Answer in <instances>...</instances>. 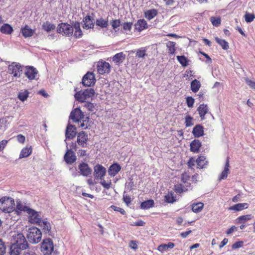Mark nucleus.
<instances>
[{
	"mask_svg": "<svg viewBox=\"0 0 255 255\" xmlns=\"http://www.w3.org/2000/svg\"><path fill=\"white\" fill-rule=\"evenodd\" d=\"M210 21L213 26L218 27L221 23V18L220 17L212 16L210 18Z\"/></svg>",
	"mask_w": 255,
	"mask_h": 255,
	"instance_id": "nucleus-46",
	"label": "nucleus"
},
{
	"mask_svg": "<svg viewBox=\"0 0 255 255\" xmlns=\"http://www.w3.org/2000/svg\"><path fill=\"white\" fill-rule=\"evenodd\" d=\"M84 107H85L89 111L91 112H93L96 109L95 105L89 102H85L84 105Z\"/></svg>",
	"mask_w": 255,
	"mask_h": 255,
	"instance_id": "nucleus-52",
	"label": "nucleus"
},
{
	"mask_svg": "<svg viewBox=\"0 0 255 255\" xmlns=\"http://www.w3.org/2000/svg\"><path fill=\"white\" fill-rule=\"evenodd\" d=\"M38 225L42 228L46 233H48L51 230V225L50 223L48 221L42 220L40 222V224H39Z\"/></svg>",
	"mask_w": 255,
	"mask_h": 255,
	"instance_id": "nucleus-41",
	"label": "nucleus"
},
{
	"mask_svg": "<svg viewBox=\"0 0 255 255\" xmlns=\"http://www.w3.org/2000/svg\"><path fill=\"white\" fill-rule=\"evenodd\" d=\"M12 31V27L7 23L3 24L0 28V32L3 34H10Z\"/></svg>",
	"mask_w": 255,
	"mask_h": 255,
	"instance_id": "nucleus-37",
	"label": "nucleus"
},
{
	"mask_svg": "<svg viewBox=\"0 0 255 255\" xmlns=\"http://www.w3.org/2000/svg\"><path fill=\"white\" fill-rule=\"evenodd\" d=\"M17 208L21 211L26 212L28 221L34 224L38 225L42 220L40 212L36 211L26 205H17Z\"/></svg>",
	"mask_w": 255,
	"mask_h": 255,
	"instance_id": "nucleus-1",
	"label": "nucleus"
},
{
	"mask_svg": "<svg viewBox=\"0 0 255 255\" xmlns=\"http://www.w3.org/2000/svg\"><path fill=\"white\" fill-rule=\"evenodd\" d=\"M164 201L165 203L172 204L176 201V196L172 191L168 192L164 197Z\"/></svg>",
	"mask_w": 255,
	"mask_h": 255,
	"instance_id": "nucleus-25",
	"label": "nucleus"
},
{
	"mask_svg": "<svg viewBox=\"0 0 255 255\" xmlns=\"http://www.w3.org/2000/svg\"><path fill=\"white\" fill-rule=\"evenodd\" d=\"M146 50L145 47H142L137 50L136 57L138 58H143L146 54Z\"/></svg>",
	"mask_w": 255,
	"mask_h": 255,
	"instance_id": "nucleus-50",
	"label": "nucleus"
},
{
	"mask_svg": "<svg viewBox=\"0 0 255 255\" xmlns=\"http://www.w3.org/2000/svg\"><path fill=\"white\" fill-rule=\"evenodd\" d=\"M95 94V91L93 89H87L83 92H78L75 95L76 99L80 102H84L88 98L92 97Z\"/></svg>",
	"mask_w": 255,
	"mask_h": 255,
	"instance_id": "nucleus-6",
	"label": "nucleus"
},
{
	"mask_svg": "<svg viewBox=\"0 0 255 255\" xmlns=\"http://www.w3.org/2000/svg\"><path fill=\"white\" fill-rule=\"evenodd\" d=\"M6 246L1 239H0V255H3L5 253Z\"/></svg>",
	"mask_w": 255,
	"mask_h": 255,
	"instance_id": "nucleus-56",
	"label": "nucleus"
},
{
	"mask_svg": "<svg viewBox=\"0 0 255 255\" xmlns=\"http://www.w3.org/2000/svg\"><path fill=\"white\" fill-rule=\"evenodd\" d=\"M174 190L176 193L181 194L183 192H186L187 189L182 184L178 183L174 185Z\"/></svg>",
	"mask_w": 255,
	"mask_h": 255,
	"instance_id": "nucleus-43",
	"label": "nucleus"
},
{
	"mask_svg": "<svg viewBox=\"0 0 255 255\" xmlns=\"http://www.w3.org/2000/svg\"><path fill=\"white\" fill-rule=\"evenodd\" d=\"M94 175L96 179H102L106 173V169L101 164H97L94 167Z\"/></svg>",
	"mask_w": 255,
	"mask_h": 255,
	"instance_id": "nucleus-12",
	"label": "nucleus"
},
{
	"mask_svg": "<svg viewBox=\"0 0 255 255\" xmlns=\"http://www.w3.org/2000/svg\"><path fill=\"white\" fill-rule=\"evenodd\" d=\"M96 25L102 28H107L109 25L108 20L101 17L96 19Z\"/></svg>",
	"mask_w": 255,
	"mask_h": 255,
	"instance_id": "nucleus-34",
	"label": "nucleus"
},
{
	"mask_svg": "<svg viewBox=\"0 0 255 255\" xmlns=\"http://www.w3.org/2000/svg\"><path fill=\"white\" fill-rule=\"evenodd\" d=\"M21 32L22 35L25 37H29L32 36L35 31L29 27V26L26 25L21 29Z\"/></svg>",
	"mask_w": 255,
	"mask_h": 255,
	"instance_id": "nucleus-26",
	"label": "nucleus"
},
{
	"mask_svg": "<svg viewBox=\"0 0 255 255\" xmlns=\"http://www.w3.org/2000/svg\"><path fill=\"white\" fill-rule=\"evenodd\" d=\"M249 205L247 203H238L228 208L229 210L234 211L236 212L241 211L244 209L248 208Z\"/></svg>",
	"mask_w": 255,
	"mask_h": 255,
	"instance_id": "nucleus-20",
	"label": "nucleus"
},
{
	"mask_svg": "<svg viewBox=\"0 0 255 255\" xmlns=\"http://www.w3.org/2000/svg\"><path fill=\"white\" fill-rule=\"evenodd\" d=\"M196 163L198 168L203 169L206 167L208 161L206 160V157L204 156H199L196 159Z\"/></svg>",
	"mask_w": 255,
	"mask_h": 255,
	"instance_id": "nucleus-28",
	"label": "nucleus"
},
{
	"mask_svg": "<svg viewBox=\"0 0 255 255\" xmlns=\"http://www.w3.org/2000/svg\"><path fill=\"white\" fill-rule=\"evenodd\" d=\"M11 198L8 197H3L0 199V209L4 212H9L11 209Z\"/></svg>",
	"mask_w": 255,
	"mask_h": 255,
	"instance_id": "nucleus-10",
	"label": "nucleus"
},
{
	"mask_svg": "<svg viewBox=\"0 0 255 255\" xmlns=\"http://www.w3.org/2000/svg\"><path fill=\"white\" fill-rule=\"evenodd\" d=\"M11 243L12 244L20 247L22 250H26L28 245L24 235L20 233H14L11 236Z\"/></svg>",
	"mask_w": 255,
	"mask_h": 255,
	"instance_id": "nucleus-3",
	"label": "nucleus"
},
{
	"mask_svg": "<svg viewBox=\"0 0 255 255\" xmlns=\"http://www.w3.org/2000/svg\"><path fill=\"white\" fill-rule=\"evenodd\" d=\"M192 133L195 137H199L204 135V128L200 125H197L193 129Z\"/></svg>",
	"mask_w": 255,
	"mask_h": 255,
	"instance_id": "nucleus-27",
	"label": "nucleus"
},
{
	"mask_svg": "<svg viewBox=\"0 0 255 255\" xmlns=\"http://www.w3.org/2000/svg\"><path fill=\"white\" fill-rule=\"evenodd\" d=\"M216 42L218 43L224 50H227L229 48V43L225 40L221 39L218 37L215 38Z\"/></svg>",
	"mask_w": 255,
	"mask_h": 255,
	"instance_id": "nucleus-42",
	"label": "nucleus"
},
{
	"mask_svg": "<svg viewBox=\"0 0 255 255\" xmlns=\"http://www.w3.org/2000/svg\"><path fill=\"white\" fill-rule=\"evenodd\" d=\"M251 218H252L251 215H243V216H241L237 218V220L239 223H244L245 222L251 219Z\"/></svg>",
	"mask_w": 255,
	"mask_h": 255,
	"instance_id": "nucleus-51",
	"label": "nucleus"
},
{
	"mask_svg": "<svg viewBox=\"0 0 255 255\" xmlns=\"http://www.w3.org/2000/svg\"><path fill=\"white\" fill-rule=\"evenodd\" d=\"M27 237L30 243L34 244L38 243L41 240V232L40 230L36 227L30 228L28 230Z\"/></svg>",
	"mask_w": 255,
	"mask_h": 255,
	"instance_id": "nucleus-4",
	"label": "nucleus"
},
{
	"mask_svg": "<svg viewBox=\"0 0 255 255\" xmlns=\"http://www.w3.org/2000/svg\"><path fill=\"white\" fill-rule=\"evenodd\" d=\"M197 111L201 120H204L206 114L208 113L209 109L207 105L202 104L198 107Z\"/></svg>",
	"mask_w": 255,
	"mask_h": 255,
	"instance_id": "nucleus-24",
	"label": "nucleus"
},
{
	"mask_svg": "<svg viewBox=\"0 0 255 255\" xmlns=\"http://www.w3.org/2000/svg\"><path fill=\"white\" fill-rule=\"evenodd\" d=\"M94 19L90 15H86L83 19V27L86 29L93 28L95 23Z\"/></svg>",
	"mask_w": 255,
	"mask_h": 255,
	"instance_id": "nucleus-16",
	"label": "nucleus"
},
{
	"mask_svg": "<svg viewBox=\"0 0 255 255\" xmlns=\"http://www.w3.org/2000/svg\"><path fill=\"white\" fill-rule=\"evenodd\" d=\"M79 169L81 174L84 176H88L91 174L92 170L89 167L88 164L82 162L79 165Z\"/></svg>",
	"mask_w": 255,
	"mask_h": 255,
	"instance_id": "nucleus-17",
	"label": "nucleus"
},
{
	"mask_svg": "<svg viewBox=\"0 0 255 255\" xmlns=\"http://www.w3.org/2000/svg\"><path fill=\"white\" fill-rule=\"evenodd\" d=\"M154 201L152 199L142 202L140 204V208L142 209H148L154 206Z\"/></svg>",
	"mask_w": 255,
	"mask_h": 255,
	"instance_id": "nucleus-40",
	"label": "nucleus"
},
{
	"mask_svg": "<svg viewBox=\"0 0 255 255\" xmlns=\"http://www.w3.org/2000/svg\"><path fill=\"white\" fill-rule=\"evenodd\" d=\"M73 26L74 29L73 32L74 36L76 38H80L83 35V32L80 27V24L79 22L76 21L73 23Z\"/></svg>",
	"mask_w": 255,
	"mask_h": 255,
	"instance_id": "nucleus-23",
	"label": "nucleus"
},
{
	"mask_svg": "<svg viewBox=\"0 0 255 255\" xmlns=\"http://www.w3.org/2000/svg\"><path fill=\"white\" fill-rule=\"evenodd\" d=\"M245 18L247 22H251L255 18V15L253 13L246 12L245 15Z\"/></svg>",
	"mask_w": 255,
	"mask_h": 255,
	"instance_id": "nucleus-53",
	"label": "nucleus"
},
{
	"mask_svg": "<svg viewBox=\"0 0 255 255\" xmlns=\"http://www.w3.org/2000/svg\"><path fill=\"white\" fill-rule=\"evenodd\" d=\"M201 146L200 141L198 139H194L190 143V150L194 153H198Z\"/></svg>",
	"mask_w": 255,
	"mask_h": 255,
	"instance_id": "nucleus-29",
	"label": "nucleus"
},
{
	"mask_svg": "<svg viewBox=\"0 0 255 255\" xmlns=\"http://www.w3.org/2000/svg\"><path fill=\"white\" fill-rule=\"evenodd\" d=\"M177 59L183 67H186L188 65V61L185 56H177Z\"/></svg>",
	"mask_w": 255,
	"mask_h": 255,
	"instance_id": "nucleus-47",
	"label": "nucleus"
},
{
	"mask_svg": "<svg viewBox=\"0 0 255 255\" xmlns=\"http://www.w3.org/2000/svg\"><path fill=\"white\" fill-rule=\"evenodd\" d=\"M187 105L189 108H192L194 104V99L190 96L186 98Z\"/></svg>",
	"mask_w": 255,
	"mask_h": 255,
	"instance_id": "nucleus-57",
	"label": "nucleus"
},
{
	"mask_svg": "<svg viewBox=\"0 0 255 255\" xmlns=\"http://www.w3.org/2000/svg\"><path fill=\"white\" fill-rule=\"evenodd\" d=\"M168 52L169 54L173 55L175 52V43L173 41H169L166 43Z\"/></svg>",
	"mask_w": 255,
	"mask_h": 255,
	"instance_id": "nucleus-44",
	"label": "nucleus"
},
{
	"mask_svg": "<svg viewBox=\"0 0 255 255\" xmlns=\"http://www.w3.org/2000/svg\"><path fill=\"white\" fill-rule=\"evenodd\" d=\"M111 207L115 211L120 212L122 215L126 214V211L123 208L118 207L114 205L111 206Z\"/></svg>",
	"mask_w": 255,
	"mask_h": 255,
	"instance_id": "nucleus-62",
	"label": "nucleus"
},
{
	"mask_svg": "<svg viewBox=\"0 0 255 255\" xmlns=\"http://www.w3.org/2000/svg\"><path fill=\"white\" fill-rule=\"evenodd\" d=\"M121 169V166L119 164L117 163H114L110 166L108 169L109 175L111 176L114 177L118 173Z\"/></svg>",
	"mask_w": 255,
	"mask_h": 255,
	"instance_id": "nucleus-19",
	"label": "nucleus"
},
{
	"mask_svg": "<svg viewBox=\"0 0 255 255\" xmlns=\"http://www.w3.org/2000/svg\"><path fill=\"white\" fill-rule=\"evenodd\" d=\"M135 29L139 32L147 28L148 25L146 21L144 19H140L137 20L134 25Z\"/></svg>",
	"mask_w": 255,
	"mask_h": 255,
	"instance_id": "nucleus-22",
	"label": "nucleus"
},
{
	"mask_svg": "<svg viewBox=\"0 0 255 255\" xmlns=\"http://www.w3.org/2000/svg\"><path fill=\"white\" fill-rule=\"evenodd\" d=\"M38 74V71L36 68L32 66H26L24 74L25 76L30 80H34Z\"/></svg>",
	"mask_w": 255,
	"mask_h": 255,
	"instance_id": "nucleus-14",
	"label": "nucleus"
},
{
	"mask_svg": "<svg viewBox=\"0 0 255 255\" xmlns=\"http://www.w3.org/2000/svg\"><path fill=\"white\" fill-rule=\"evenodd\" d=\"M8 70L9 74L16 78H19L22 73L21 65L15 62H13L8 66Z\"/></svg>",
	"mask_w": 255,
	"mask_h": 255,
	"instance_id": "nucleus-7",
	"label": "nucleus"
},
{
	"mask_svg": "<svg viewBox=\"0 0 255 255\" xmlns=\"http://www.w3.org/2000/svg\"><path fill=\"white\" fill-rule=\"evenodd\" d=\"M246 82L247 84L252 89L255 90V82L248 78L246 79Z\"/></svg>",
	"mask_w": 255,
	"mask_h": 255,
	"instance_id": "nucleus-61",
	"label": "nucleus"
},
{
	"mask_svg": "<svg viewBox=\"0 0 255 255\" xmlns=\"http://www.w3.org/2000/svg\"><path fill=\"white\" fill-rule=\"evenodd\" d=\"M230 158L228 157L226 159L224 170L222 172L219 177V180L225 179L230 173Z\"/></svg>",
	"mask_w": 255,
	"mask_h": 255,
	"instance_id": "nucleus-18",
	"label": "nucleus"
},
{
	"mask_svg": "<svg viewBox=\"0 0 255 255\" xmlns=\"http://www.w3.org/2000/svg\"><path fill=\"white\" fill-rule=\"evenodd\" d=\"M204 204L202 202L193 203L191 206L192 211L196 213L200 212L203 209Z\"/></svg>",
	"mask_w": 255,
	"mask_h": 255,
	"instance_id": "nucleus-31",
	"label": "nucleus"
},
{
	"mask_svg": "<svg viewBox=\"0 0 255 255\" xmlns=\"http://www.w3.org/2000/svg\"><path fill=\"white\" fill-rule=\"evenodd\" d=\"M32 151V149L31 146H30L29 147L26 146L25 147H24L21 150L20 153L19 154V158H22L28 157L31 154Z\"/></svg>",
	"mask_w": 255,
	"mask_h": 255,
	"instance_id": "nucleus-30",
	"label": "nucleus"
},
{
	"mask_svg": "<svg viewBox=\"0 0 255 255\" xmlns=\"http://www.w3.org/2000/svg\"><path fill=\"white\" fill-rule=\"evenodd\" d=\"M189 178L190 176L187 173L184 172L181 174V180L182 182L186 183L189 180Z\"/></svg>",
	"mask_w": 255,
	"mask_h": 255,
	"instance_id": "nucleus-58",
	"label": "nucleus"
},
{
	"mask_svg": "<svg viewBox=\"0 0 255 255\" xmlns=\"http://www.w3.org/2000/svg\"><path fill=\"white\" fill-rule=\"evenodd\" d=\"M157 14V10L155 9H149L144 12V16L148 20H151Z\"/></svg>",
	"mask_w": 255,
	"mask_h": 255,
	"instance_id": "nucleus-33",
	"label": "nucleus"
},
{
	"mask_svg": "<svg viewBox=\"0 0 255 255\" xmlns=\"http://www.w3.org/2000/svg\"><path fill=\"white\" fill-rule=\"evenodd\" d=\"M132 26V22H125L123 24V29L125 30L130 31L131 29Z\"/></svg>",
	"mask_w": 255,
	"mask_h": 255,
	"instance_id": "nucleus-59",
	"label": "nucleus"
},
{
	"mask_svg": "<svg viewBox=\"0 0 255 255\" xmlns=\"http://www.w3.org/2000/svg\"><path fill=\"white\" fill-rule=\"evenodd\" d=\"M195 163H196V159L192 157L190 158L189 160L188 161L187 164L189 167L192 168L193 166L195 165Z\"/></svg>",
	"mask_w": 255,
	"mask_h": 255,
	"instance_id": "nucleus-60",
	"label": "nucleus"
},
{
	"mask_svg": "<svg viewBox=\"0 0 255 255\" xmlns=\"http://www.w3.org/2000/svg\"><path fill=\"white\" fill-rule=\"evenodd\" d=\"M174 246V244L172 242H169L167 244H162L158 247L157 250L160 252H163L167 250L168 249L173 248Z\"/></svg>",
	"mask_w": 255,
	"mask_h": 255,
	"instance_id": "nucleus-35",
	"label": "nucleus"
},
{
	"mask_svg": "<svg viewBox=\"0 0 255 255\" xmlns=\"http://www.w3.org/2000/svg\"><path fill=\"white\" fill-rule=\"evenodd\" d=\"M96 79L93 73L88 72L83 77L82 84L85 87H91L95 83Z\"/></svg>",
	"mask_w": 255,
	"mask_h": 255,
	"instance_id": "nucleus-9",
	"label": "nucleus"
},
{
	"mask_svg": "<svg viewBox=\"0 0 255 255\" xmlns=\"http://www.w3.org/2000/svg\"><path fill=\"white\" fill-rule=\"evenodd\" d=\"M185 124L186 127H189L193 126V118L189 115H187L185 117Z\"/></svg>",
	"mask_w": 255,
	"mask_h": 255,
	"instance_id": "nucleus-54",
	"label": "nucleus"
},
{
	"mask_svg": "<svg viewBox=\"0 0 255 255\" xmlns=\"http://www.w3.org/2000/svg\"><path fill=\"white\" fill-rule=\"evenodd\" d=\"M100 183L103 186V187L106 189H110L112 186V182L111 179H109L106 181L103 178L102 179H101Z\"/></svg>",
	"mask_w": 255,
	"mask_h": 255,
	"instance_id": "nucleus-48",
	"label": "nucleus"
},
{
	"mask_svg": "<svg viewBox=\"0 0 255 255\" xmlns=\"http://www.w3.org/2000/svg\"><path fill=\"white\" fill-rule=\"evenodd\" d=\"M28 95L29 92L27 90H25L24 92H19L18 94V98L20 101L23 102L27 99Z\"/></svg>",
	"mask_w": 255,
	"mask_h": 255,
	"instance_id": "nucleus-49",
	"label": "nucleus"
},
{
	"mask_svg": "<svg viewBox=\"0 0 255 255\" xmlns=\"http://www.w3.org/2000/svg\"><path fill=\"white\" fill-rule=\"evenodd\" d=\"M8 117H3L0 119V128L6 129L9 124L8 121Z\"/></svg>",
	"mask_w": 255,
	"mask_h": 255,
	"instance_id": "nucleus-45",
	"label": "nucleus"
},
{
	"mask_svg": "<svg viewBox=\"0 0 255 255\" xmlns=\"http://www.w3.org/2000/svg\"><path fill=\"white\" fill-rule=\"evenodd\" d=\"M66 138L68 139L73 138L76 135V128L72 125H68L66 131Z\"/></svg>",
	"mask_w": 255,
	"mask_h": 255,
	"instance_id": "nucleus-21",
	"label": "nucleus"
},
{
	"mask_svg": "<svg viewBox=\"0 0 255 255\" xmlns=\"http://www.w3.org/2000/svg\"><path fill=\"white\" fill-rule=\"evenodd\" d=\"M57 31L59 33L70 37L73 34L74 27L73 25L67 23H61L58 24Z\"/></svg>",
	"mask_w": 255,
	"mask_h": 255,
	"instance_id": "nucleus-5",
	"label": "nucleus"
},
{
	"mask_svg": "<svg viewBox=\"0 0 255 255\" xmlns=\"http://www.w3.org/2000/svg\"><path fill=\"white\" fill-rule=\"evenodd\" d=\"M64 159L67 164H72L76 160V156L75 153L71 149H67L64 155Z\"/></svg>",
	"mask_w": 255,
	"mask_h": 255,
	"instance_id": "nucleus-15",
	"label": "nucleus"
},
{
	"mask_svg": "<svg viewBox=\"0 0 255 255\" xmlns=\"http://www.w3.org/2000/svg\"><path fill=\"white\" fill-rule=\"evenodd\" d=\"M88 140V134L85 131H81L78 133L77 142L79 145L83 147H86Z\"/></svg>",
	"mask_w": 255,
	"mask_h": 255,
	"instance_id": "nucleus-13",
	"label": "nucleus"
},
{
	"mask_svg": "<svg viewBox=\"0 0 255 255\" xmlns=\"http://www.w3.org/2000/svg\"><path fill=\"white\" fill-rule=\"evenodd\" d=\"M111 66L108 62L99 61L97 64V71L100 74L109 73L110 72Z\"/></svg>",
	"mask_w": 255,
	"mask_h": 255,
	"instance_id": "nucleus-11",
	"label": "nucleus"
},
{
	"mask_svg": "<svg viewBox=\"0 0 255 255\" xmlns=\"http://www.w3.org/2000/svg\"><path fill=\"white\" fill-rule=\"evenodd\" d=\"M111 24L113 29H116L121 25V20L120 19H113L111 21Z\"/></svg>",
	"mask_w": 255,
	"mask_h": 255,
	"instance_id": "nucleus-55",
	"label": "nucleus"
},
{
	"mask_svg": "<svg viewBox=\"0 0 255 255\" xmlns=\"http://www.w3.org/2000/svg\"><path fill=\"white\" fill-rule=\"evenodd\" d=\"M53 251V243L51 239H46L43 241L41 246V251L44 254H50Z\"/></svg>",
	"mask_w": 255,
	"mask_h": 255,
	"instance_id": "nucleus-8",
	"label": "nucleus"
},
{
	"mask_svg": "<svg viewBox=\"0 0 255 255\" xmlns=\"http://www.w3.org/2000/svg\"><path fill=\"white\" fill-rule=\"evenodd\" d=\"M201 87V83L197 79H194L191 83V90L194 93H196L198 91Z\"/></svg>",
	"mask_w": 255,
	"mask_h": 255,
	"instance_id": "nucleus-39",
	"label": "nucleus"
},
{
	"mask_svg": "<svg viewBox=\"0 0 255 255\" xmlns=\"http://www.w3.org/2000/svg\"><path fill=\"white\" fill-rule=\"evenodd\" d=\"M22 250L20 247L11 244L9 252L10 255H19Z\"/></svg>",
	"mask_w": 255,
	"mask_h": 255,
	"instance_id": "nucleus-36",
	"label": "nucleus"
},
{
	"mask_svg": "<svg viewBox=\"0 0 255 255\" xmlns=\"http://www.w3.org/2000/svg\"><path fill=\"white\" fill-rule=\"evenodd\" d=\"M18 141L21 143H23L25 140V137L21 134H19L16 136Z\"/></svg>",
	"mask_w": 255,
	"mask_h": 255,
	"instance_id": "nucleus-64",
	"label": "nucleus"
},
{
	"mask_svg": "<svg viewBox=\"0 0 255 255\" xmlns=\"http://www.w3.org/2000/svg\"><path fill=\"white\" fill-rule=\"evenodd\" d=\"M70 118L76 123H81L80 127L84 128H86L87 126L85 124V122L88 123L89 118L86 117L79 108H76L73 110L70 115Z\"/></svg>",
	"mask_w": 255,
	"mask_h": 255,
	"instance_id": "nucleus-2",
	"label": "nucleus"
},
{
	"mask_svg": "<svg viewBox=\"0 0 255 255\" xmlns=\"http://www.w3.org/2000/svg\"><path fill=\"white\" fill-rule=\"evenodd\" d=\"M42 29L47 32H50L55 29L56 26L54 24L51 23L49 21L43 22L42 25Z\"/></svg>",
	"mask_w": 255,
	"mask_h": 255,
	"instance_id": "nucleus-38",
	"label": "nucleus"
},
{
	"mask_svg": "<svg viewBox=\"0 0 255 255\" xmlns=\"http://www.w3.org/2000/svg\"><path fill=\"white\" fill-rule=\"evenodd\" d=\"M243 242H242V241L237 242L235 243L232 245V248L234 249H238V248L242 247L243 246Z\"/></svg>",
	"mask_w": 255,
	"mask_h": 255,
	"instance_id": "nucleus-63",
	"label": "nucleus"
},
{
	"mask_svg": "<svg viewBox=\"0 0 255 255\" xmlns=\"http://www.w3.org/2000/svg\"><path fill=\"white\" fill-rule=\"evenodd\" d=\"M125 58L126 55L123 53V52H120L114 56L113 57V61L117 64H120L123 62L125 59Z\"/></svg>",
	"mask_w": 255,
	"mask_h": 255,
	"instance_id": "nucleus-32",
	"label": "nucleus"
}]
</instances>
